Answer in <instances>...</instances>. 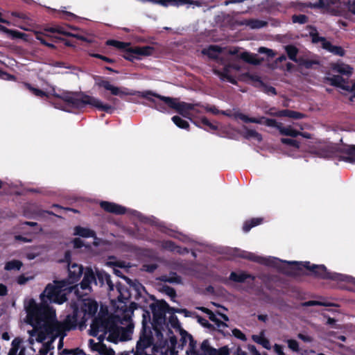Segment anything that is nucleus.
I'll list each match as a JSON object with an SVG mask.
<instances>
[{"label":"nucleus","mask_w":355,"mask_h":355,"mask_svg":"<svg viewBox=\"0 0 355 355\" xmlns=\"http://www.w3.org/2000/svg\"><path fill=\"white\" fill-rule=\"evenodd\" d=\"M52 96L58 100H52L51 103L55 108L62 110H67L65 105L77 110L90 105L107 113H112L114 110L110 105L103 103L99 99L82 92L63 91L60 94L54 92Z\"/></svg>","instance_id":"1"},{"label":"nucleus","mask_w":355,"mask_h":355,"mask_svg":"<svg viewBox=\"0 0 355 355\" xmlns=\"http://www.w3.org/2000/svg\"><path fill=\"white\" fill-rule=\"evenodd\" d=\"M169 336L168 345V349L170 352V355H178V349H183L184 347L189 342V347L187 350V355H216L218 352L216 349L210 345L209 341L207 339L204 340L200 345V351L197 349V342L194 340L191 334L188 333L184 329H180V339L179 342L176 336L173 334L172 330L168 329Z\"/></svg>","instance_id":"2"},{"label":"nucleus","mask_w":355,"mask_h":355,"mask_svg":"<svg viewBox=\"0 0 355 355\" xmlns=\"http://www.w3.org/2000/svg\"><path fill=\"white\" fill-rule=\"evenodd\" d=\"M95 85L98 87H103L105 90H108L112 95L119 96H137L139 97L145 98L151 102L153 105V108L161 112H167V104L163 101L160 97H165L151 90H146L143 92L130 89L126 87H118L112 85L108 80H105L103 77L99 76H94Z\"/></svg>","instance_id":"3"},{"label":"nucleus","mask_w":355,"mask_h":355,"mask_svg":"<svg viewBox=\"0 0 355 355\" xmlns=\"http://www.w3.org/2000/svg\"><path fill=\"white\" fill-rule=\"evenodd\" d=\"M26 311L33 321L32 325L42 328L47 334H53L54 323L56 321L55 311L46 304V301L37 304L34 300H31Z\"/></svg>","instance_id":"4"},{"label":"nucleus","mask_w":355,"mask_h":355,"mask_svg":"<svg viewBox=\"0 0 355 355\" xmlns=\"http://www.w3.org/2000/svg\"><path fill=\"white\" fill-rule=\"evenodd\" d=\"M55 284H49L44 292L41 294L42 301H45L46 297L50 302L62 304L67 301V295L73 293L75 295H80L78 284L74 286L67 285L66 281H55Z\"/></svg>","instance_id":"5"},{"label":"nucleus","mask_w":355,"mask_h":355,"mask_svg":"<svg viewBox=\"0 0 355 355\" xmlns=\"http://www.w3.org/2000/svg\"><path fill=\"white\" fill-rule=\"evenodd\" d=\"M114 273L119 277L123 279L127 284H131L132 288L135 291V302H130L128 307L125 306L123 312L125 316H129L133 313L134 311L139 307L144 309L148 306V300L146 298V291L145 287L137 279L132 280L129 277L123 275V272L119 269H114Z\"/></svg>","instance_id":"6"},{"label":"nucleus","mask_w":355,"mask_h":355,"mask_svg":"<svg viewBox=\"0 0 355 355\" xmlns=\"http://www.w3.org/2000/svg\"><path fill=\"white\" fill-rule=\"evenodd\" d=\"M146 314L148 320H150V313L146 311V313L143 314L142 327L135 349H132L133 355H152L153 349L155 348L153 329L146 320Z\"/></svg>","instance_id":"7"},{"label":"nucleus","mask_w":355,"mask_h":355,"mask_svg":"<svg viewBox=\"0 0 355 355\" xmlns=\"http://www.w3.org/2000/svg\"><path fill=\"white\" fill-rule=\"evenodd\" d=\"M315 155L325 159L339 157V160L355 164V145H344L340 147L327 146L317 149Z\"/></svg>","instance_id":"8"},{"label":"nucleus","mask_w":355,"mask_h":355,"mask_svg":"<svg viewBox=\"0 0 355 355\" xmlns=\"http://www.w3.org/2000/svg\"><path fill=\"white\" fill-rule=\"evenodd\" d=\"M243 257L256 263L275 268L286 275H295L296 270L299 269L297 268L298 263L296 261H282L276 258H264L250 252Z\"/></svg>","instance_id":"9"},{"label":"nucleus","mask_w":355,"mask_h":355,"mask_svg":"<svg viewBox=\"0 0 355 355\" xmlns=\"http://www.w3.org/2000/svg\"><path fill=\"white\" fill-rule=\"evenodd\" d=\"M298 263L296 274L288 275L289 277H296L300 275L302 268H306L311 272L315 277L322 279H331L335 281H345L346 277L344 275L329 272L324 265L311 264L309 261H296Z\"/></svg>","instance_id":"10"},{"label":"nucleus","mask_w":355,"mask_h":355,"mask_svg":"<svg viewBox=\"0 0 355 355\" xmlns=\"http://www.w3.org/2000/svg\"><path fill=\"white\" fill-rule=\"evenodd\" d=\"M72 307L73 313L67 315L62 322H59L56 320L53 327V335H54V337L64 338L67 336V331L76 329L80 317V311L78 305L76 303L72 305Z\"/></svg>","instance_id":"11"},{"label":"nucleus","mask_w":355,"mask_h":355,"mask_svg":"<svg viewBox=\"0 0 355 355\" xmlns=\"http://www.w3.org/2000/svg\"><path fill=\"white\" fill-rule=\"evenodd\" d=\"M153 313V322L151 325L156 331L163 328V325L166 323V314L171 313L169 304L164 300H158L156 303H151L149 305Z\"/></svg>","instance_id":"12"},{"label":"nucleus","mask_w":355,"mask_h":355,"mask_svg":"<svg viewBox=\"0 0 355 355\" xmlns=\"http://www.w3.org/2000/svg\"><path fill=\"white\" fill-rule=\"evenodd\" d=\"M164 101L169 108L175 110L178 114L187 117L188 112L193 110L196 113H200V111L195 109L196 106H199V103L191 104L183 101H179L178 98L173 97H160Z\"/></svg>","instance_id":"13"},{"label":"nucleus","mask_w":355,"mask_h":355,"mask_svg":"<svg viewBox=\"0 0 355 355\" xmlns=\"http://www.w3.org/2000/svg\"><path fill=\"white\" fill-rule=\"evenodd\" d=\"M87 294V293H84L83 292L80 291V295L81 297L76 295L80 302V314L83 313V319L84 321L87 320V318L94 316L97 312L98 306L97 302L94 300L89 297H85Z\"/></svg>","instance_id":"14"},{"label":"nucleus","mask_w":355,"mask_h":355,"mask_svg":"<svg viewBox=\"0 0 355 355\" xmlns=\"http://www.w3.org/2000/svg\"><path fill=\"white\" fill-rule=\"evenodd\" d=\"M148 1L152 2L155 4H159L164 7H167L168 6H182L184 5H187V8H189L191 6L197 7L202 6L205 3L201 0H147Z\"/></svg>","instance_id":"15"},{"label":"nucleus","mask_w":355,"mask_h":355,"mask_svg":"<svg viewBox=\"0 0 355 355\" xmlns=\"http://www.w3.org/2000/svg\"><path fill=\"white\" fill-rule=\"evenodd\" d=\"M84 268L82 265L73 263L68 266V277L66 281L67 285L74 286L73 284L79 281L83 274Z\"/></svg>","instance_id":"16"},{"label":"nucleus","mask_w":355,"mask_h":355,"mask_svg":"<svg viewBox=\"0 0 355 355\" xmlns=\"http://www.w3.org/2000/svg\"><path fill=\"white\" fill-rule=\"evenodd\" d=\"M129 287L122 284L121 282L116 283V288L119 292L117 300L119 302L126 304L130 298L135 299V291L132 288L131 284H128Z\"/></svg>","instance_id":"17"},{"label":"nucleus","mask_w":355,"mask_h":355,"mask_svg":"<svg viewBox=\"0 0 355 355\" xmlns=\"http://www.w3.org/2000/svg\"><path fill=\"white\" fill-rule=\"evenodd\" d=\"M92 283L95 285H98L96 275L91 268H86L84 272L83 279L79 284L80 288L83 291H87L90 292L92 291L91 284Z\"/></svg>","instance_id":"18"},{"label":"nucleus","mask_w":355,"mask_h":355,"mask_svg":"<svg viewBox=\"0 0 355 355\" xmlns=\"http://www.w3.org/2000/svg\"><path fill=\"white\" fill-rule=\"evenodd\" d=\"M100 206L104 211L117 215L124 214L126 211L125 207L108 201H101Z\"/></svg>","instance_id":"19"},{"label":"nucleus","mask_w":355,"mask_h":355,"mask_svg":"<svg viewBox=\"0 0 355 355\" xmlns=\"http://www.w3.org/2000/svg\"><path fill=\"white\" fill-rule=\"evenodd\" d=\"M45 31L52 33H58L68 37H75L82 41H85L86 38L84 36L78 34H74L67 31V28L60 25H54L51 27L45 28Z\"/></svg>","instance_id":"20"},{"label":"nucleus","mask_w":355,"mask_h":355,"mask_svg":"<svg viewBox=\"0 0 355 355\" xmlns=\"http://www.w3.org/2000/svg\"><path fill=\"white\" fill-rule=\"evenodd\" d=\"M96 278L98 282V285L103 286L105 284L108 286L109 291H114V284L111 279L110 275L104 270H97Z\"/></svg>","instance_id":"21"},{"label":"nucleus","mask_w":355,"mask_h":355,"mask_svg":"<svg viewBox=\"0 0 355 355\" xmlns=\"http://www.w3.org/2000/svg\"><path fill=\"white\" fill-rule=\"evenodd\" d=\"M230 67L227 64L225 65L223 70H214V72L216 75H217L220 80H227V82L236 85L237 83L236 79L230 74Z\"/></svg>","instance_id":"22"},{"label":"nucleus","mask_w":355,"mask_h":355,"mask_svg":"<svg viewBox=\"0 0 355 355\" xmlns=\"http://www.w3.org/2000/svg\"><path fill=\"white\" fill-rule=\"evenodd\" d=\"M0 31L7 34L12 40L21 39L24 41H28V35L17 30L9 29L0 24Z\"/></svg>","instance_id":"23"},{"label":"nucleus","mask_w":355,"mask_h":355,"mask_svg":"<svg viewBox=\"0 0 355 355\" xmlns=\"http://www.w3.org/2000/svg\"><path fill=\"white\" fill-rule=\"evenodd\" d=\"M223 52V48L218 45H209L202 50V53L210 59L217 60L219 55Z\"/></svg>","instance_id":"24"},{"label":"nucleus","mask_w":355,"mask_h":355,"mask_svg":"<svg viewBox=\"0 0 355 355\" xmlns=\"http://www.w3.org/2000/svg\"><path fill=\"white\" fill-rule=\"evenodd\" d=\"M326 80L332 86L349 91V86L345 85V80L341 76L334 75L331 77H327Z\"/></svg>","instance_id":"25"},{"label":"nucleus","mask_w":355,"mask_h":355,"mask_svg":"<svg viewBox=\"0 0 355 355\" xmlns=\"http://www.w3.org/2000/svg\"><path fill=\"white\" fill-rule=\"evenodd\" d=\"M278 117H288L294 119H302L305 117V114L291 110H282L272 114Z\"/></svg>","instance_id":"26"},{"label":"nucleus","mask_w":355,"mask_h":355,"mask_svg":"<svg viewBox=\"0 0 355 355\" xmlns=\"http://www.w3.org/2000/svg\"><path fill=\"white\" fill-rule=\"evenodd\" d=\"M248 279H250L252 281H254L255 279V277L244 271H241L240 273L232 272L229 276L230 280L237 283H243Z\"/></svg>","instance_id":"27"},{"label":"nucleus","mask_w":355,"mask_h":355,"mask_svg":"<svg viewBox=\"0 0 355 355\" xmlns=\"http://www.w3.org/2000/svg\"><path fill=\"white\" fill-rule=\"evenodd\" d=\"M322 48L336 55L342 57L345 54V51L343 47L333 45L329 41L322 44Z\"/></svg>","instance_id":"28"},{"label":"nucleus","mask_w":355,"mask_h":355,"mask_svg":"<svg viewBox=\"0 0 355 355\" xmlns=\"http://www.w3.org/2000/svg\"><path fill=\"white\" fill-rule=\"evenodd\" d=\"M109 336L107 340L110 342L117 343L120 340L121 327L112 324L109 327Z\"/></svg>","instance_id":"29"},{"label":"nucleus","mask_w":355,"mask_h":355,"mask_svg":"<svg viewBox=\"0 0 355 355\" xmlns=\"http://www.w3.org/2000/svg\"><path fill=\"white\" fill-rule=\"evenodd\" d=\"M155 51V48L151 46H135L134 51H131L132 53H135L137 56H150L153 54Z\"/></svg>","instance_id":"30"},{"label":"nucleus","mask_w":355,"mask_h":355,"mask_svg":"<svg viewBox=\"0 0 355 355\" xmlns=\"http://www.w3.org/2000/svg\"><path fill=\"white\" fill-rule=\"evenodd\" d=\"M106 326L104 324L103 321L94 320L92 322L90 327V335L92 336H97L100 331H104L106 333Z\"/></svg>","instance_id":"31"},{"label":"nucleus","mask_w":355,"mask_h":355,"mask_svg":"<svg viewBox=\"0 0 355 355\" xmlns=\"http://www.w3.org/2000/svg\"><path fill=\"white\" fill-rule=\"evenodd\" d=\"M193 123L200 128H202V125L204 126V129L207 131L209 130H217L218 127L217 125L211 123L208 119L205 116H203L199 119V121H193Z\"/></svg>","instance_id":"32"},{"label":"nucleus","mask_w":355,"mask_h":355,"mask_svg":"<svg viewBox=\"0 0 355 355\" xmlns=\"http://www.w3.org/2000/svg\"><path fill=\"white\" fill-rule=\"evenodd\" d=\"M332 69L342 75L350 76L353 72V68L344 63H336L332 65Z\"/></svg>","instance_id":"33"},{"label":"nucleus","mask_w":355,"mask_h":355,"mask_svg":"<svg viewBox=\"0 0 355 355\" xmlns=\"http://www.w3.org/2000/svg\"><path fill=\"white\" fill-rule=\"evenodd\" d=\"M74 235H77L83 238H92L96 236V232L89 228L81 226H76L74 228Z\"/></svg>","instance_id":"34"},{"label":"nucleus","mask_w":355,"mask_h":355,"mask_svg":"<svg viewBox=\"0 0 355 355\" xmlns=\"http://www.w3.org/2000/svg\"><path fill=\"white\" fill-rule=\"evenodd\" d=\"M263 220V218H252L245 220L242 227L243 231L245 233L248 232L252 228L261 225Z\"/></svg>","instance_id":"35"},{"label":"nucleus","mask_w":355,"mask_h":355,"mask_svg":"<svg viewBox=\"0 0 355 355\" xmlns=\"http://www.w3.org/2000/svg\"><path fill=\"white\" fill-rule=\"evenodd\" d=\"M236 117L245 123H253L257 124H264L265 119H266L264 116H261L259 118L250 117L243 113H237L236 114Z\"/></svg>","instance_id":"36"},{"label":"nucleus","mask_w":355,"mask_h":355,"mask_svg":"<svg viewBox=\"0 0 355 355\" xmlns=\"http://www.w3.org/2000/svg\"><path fill=\"white\" fill-rule=\"evenodd\" d=\"M239 58L245 62L252 64H259L261 62V60L257 58V55L249 52L241 53Z\"/></svg>","instance_id":"37"},{"label":"nucleus","mask_w":355,"mask_h":355,"mask_svg":"<svg viewBox=\"0 0 355 355\" xmlns=\"http://www.w3.org/2000/svg\"><path fill=\"white\" fill-rule=\"evenodd\" d=\"M160 280L171 284H180L182 283V277L175 272H170L168 275H162Z\"/></svg>","instance_id":"38"},{"label":"nucleus","mask_w":355,"mask_h":355,"mask_svg":"<svg viewBox=\"0 0 355 355\" xmlns=\"http://www.w3.org/2000/svg\"><path fill=\"white\" fill-rule=\"evenodd\" d=\"M243 24L252 29H258L266 26L268 25V22L258 19H250L245 20Z\"/></svg>","instance_id":"39"},{"label":"nucleus","mask_w":355,"mask_h":355,"mask_svg":"<svg viewBox=\"0 0 355 355\" xmlns=\"http://www.w3.org/2000/svg\"><path fill=\"white\" fill-rule=\"evenodd\" d=\"M53 10L55 12H56L55 17H58L60 19L67 20L69 21H74V20L78 19V17L77 15H76L75 14H73L71 12H68V11L63 10Z\"/></svg>","instance_id":"40"},{"label":"nucleus","mask_w":355,"mask_h":355,"mask_svg":"<svg viewBox=\"0 0 355 355\" xmlns=\"http://www.w3.org/2000/svg\"><path fill=\"white\" fill-rule=\"evenodd\" d=\"M252 339L255 343L261 345L265 349H270L271 346H270V341L268 338H266L264 336L263 332H261L260 335H252Z\"/></svg>","instance_id":"41"},{"label":"nucleus","mask_w":355,"mask_h":355,"mask_svg":"<svg viewBox=\"0 0 355 355\" xmlns=\"http://www.w3.org/2000/svg\"><path fill=\"white\" fill-rule=\"evenodd\" d=\"M209 319L215 324L219 332L225 335V329H226L228 325L224 321L218 319L214 313L210 314Z\"/></svg>","instance_id":"42"},{"label":"nucleus","mask_w":355,"mask_h":355,"mask_svg":"<svg viewBox=\"0 0 355 355\" xmlns=\"http://www.w3.org/2000/svg\"><path fill=\"white\" fill-rule=\"evenodd\" d=\"M285 51L286 52L288 58L292 61L297 63L299 61V58H297V55L298 53V49L293 45H287L285 47Z\"/></svg>","instance_id":"43"},{"label":"nucleus","mask_w":355,"mask_h":355,"mask_svg":"<svg viewBox=\"0 0 355 355\" xmlns=\"http://www.w3.org/2000/svg\"><path fill=\"white\" fill-rule=\"evenodd\" d=\"M278 130L281 135H286V136H290L292 137H296L299 136L300 135H302V132H300L295 129H293L291 127H278Z\"/></svg>","instance_id":"44"},{"label":"nucleus","mask_w":355,"mask_h":355,"mask_svg":"<svg viewBox=\"0 0 355 355\" xmlns=\"http://www.w3.org/2000/svg\"><path fill=\"white\" fill-rule=\"evenodd\" d=\"M106 44L107 46H114L116 49L122 50L123 51L126 47H128L130 45V43L116 40H108L106 41Z\"/></svg>","instance_id":"45"},{"label":"nucleus","mask_w":355,"mask_h":355,"mask_svg":"<svg viewBox=\"0 0 355 355\" xmlns=\"http://www.w3.org/2000/svg\"><path fill=\"white\" fill-rule=\"evenodd\" d=\"M24 85L27 89H28L33 94H34L36 96L43 98L46 97L49 98V94L46 92L33 87L30 83H25Z\"/></svg>","instance_id":"46"},{"label":"nucleus","mask_w":355,"mask_h":355,"mask_svg":"<svg viewBox=\"0 0 355 355\" xmlns=\"http://www.w3.org/2000/svg\"><path fill=\"white\" fill-rule=\"evenodd\" d=\"M245 132H244L243 137L247 139L254 138L257 141H261L263 139L262 135L254 130H251L245 128Z\"/></svg>","instance_id":"47"},{"label":"nucleus","mask_w":355,"mask_h":355,"mask_svg":"<svg viewBox=\"0 0 355 355\" xmlns=\"http://www.w3.org/2000/svg\"><path fill=\"white\" fill-rule=\"evenodd\" d=\"M134 51V47L130 46L126 47L123 52V58L128 61L133 62L135 60H140L141 58L137 56L135 53H132L131 51Z\"/></svg>","instance_id":"48"},{"label":"nucleus","mask_w":355,"mask_h":355,"mask_svg":"<svg viewBox=\"0 0 355 355\" xmlns=\"http://www.w3.org/2000/svg\"><path fill=\"white\" fill-rule=\"evenodd\" d=\"M132 333V326L129 325L127 327H121L120 340L126 341L130 339Z\"/></svg>","instance_id":"49"},{"label":"nucleus","mask_w":355,"mask_h":355,"mask_svg":"<svg viewBox=\"0 0 355 355\" xmlns=\"http://www.w3.org/2000/svg\"><path fill=\"white\" fill-rule=\"evenodd\" d=\"M173 122L180 128L189 130V123L186 120L182 119L179 116H173L172 117Z\"/></svg>","instance_id":"50"},{"label":"nucleus","mask_w":355,"mask_h":355,"mask_svg":"<svg viewBox=\"0 0 355 355\" xmlns=\"http://www.w3.org/2000/svg\"><path fill=\"white\" fill-rule=\"evenodd\" d=\"M297 64L300 66L304 67L306 69H311L314 64H318L319 62L300 57L299 58Z\"/></svg>","instance_id":"51"},{"label":"nucleus","mask_w":355,"mask_h":355,"mask_svg":"<svg viewBox=\"0 0 355 355\" xmlns=\"http://www.w3.org/2000/svg\"><path fill=\"white\" fill-rule=\"evenodd\" d=\"M22 266L21 261L19 260H12L6 263L5 269L7 270H19Z\"/></svg>","instance_id":"52"},{"label":"nucleus","mask_w":355,"mask_h":355,"mask_svg":"<svg viewBox=\"0 0 355 355\" xmlns=\"http://www.w3.org/2000/svg\"><path fill=\"white\" fill-rule=\"evenodd\" d=\"M329 4L326 3L325 0H318L316 3H307L305 6L311 8H327Z\"/></svg>","instance_id":"53"},{"label":"nucleus","mask_w":355,"mask_h":355,"mask_svg":"<svg viewBox=\"0 0 355 355\" xmlns=\"http://www.w3.org/2000/svg\"><path fill=\"white\" fill-rule=\"evenodd\" d=\"M309 21V17L302 14L293 15L292 16V21L295 24H304Z\"/></svg>","instance_id":"54"},{"label":"nucleus","mask_w":355,"mask_h":355,"mask_svg":"<svg viewBox=\"0 0 355 355\" xmlns=\"http://www.w3.org/2000/svg\"><path fill=\"white\" fill-rule=\"evenodd\" d=\"M205 109V110L207 112L212 113L215 115L222 114L223 115H226V113L225 111H220L216 106L214 105H210L209 104H207L206 105H199Z\"/></svg>","instance_id":"55"},{"label":"nucleus","mask_w":355,"mask_h":355,"mask_svg":"<svg viewBox=\"0 0 355 355\" xmlns=\"http://www.w3.org/2000/svg\"><path fill=\"white\" fill-rule=\"evenodd\" d=\"M302 306H330V304L317 301V300H309L304 302L301 303Z\"/></svg>","instance_id":"56"},{"label":"nucleus","mask_w":355,"mask_h":355,"mask_svg":"<svg viewBox=\"0 0 355 355\" xmlns=\"http://www.w3.org/2000/svg\"><path fill=\"white\" fill-rule=\"evenodd\" d=\"M164 292L171 297V300L173 301V302H175V297L177 296V294H176V291L175 290V288H173V287H171L169 286H167V285H165L163 286L162 288Z\"/></svg>","instance_id":"57"},{"label":"nucleus","mask_w":355,"mask_h":355,"mask_svg":"<svg viewBox=\"0 0 355 355\" xmlns=\"http://www.w3.org/2000/svg\"><path fill=\"white\" fill-rule=\"evenodd\" d=\"M171 315L168 318V322L171 326L174 329H178L180 330L181 326L178 317L175 315V313H170Z\"/></svg>","instance_id":"58"},{"label":"nucleus","mask_w":355,"mask_h":355,"mask_svg":"<svg viewBox=\"0 0 355 355\" xmlns=\"http://www.w3.org/2000/svg\"><path fill=\"white\" fill-rule=\"evenodd\" d=\"M281 142L283 144H286L295 148H299L300 147V142L293 139L282 138Z\"/></svg>","instance_id":"59"},{"label":"nucleus","mask_w":355,"mask_h":355,"mask_svg":"<svg viewBox=\"0 0 355 355\" xmlns=\"http://www.w3.org/2000/svg\"><path fill=\"white\" fill-rule=\"evenodd\" d=\"M83 353V350L80 348H75L71 349H64L61 352H60V355H80Z\"/></svg>","instance_id":"60"},{"label":"nucleus","mask_w":355,"mask_h":355,"mask_svg":"<svg viewBox=\"0 0 355 355\" xmlns=\"http://www.w3.org/2000/svg\"><path fill=\"white\" fill-rule=\"evenodd\" d=\"M104 336H105L104 334L99 336V338H98L99 342L98 343H96L93 339L89 340V346L91 350L96 351V352L97 351V349L101 345V344L104 338Z\"/></svg>","instance_id":"61"},{"label":"nucleus","mask_w":355,"mask_h":355,"mask_svg":"<svg viewBox=\"0 0 355 355\" xmlns=\"http://www.w3.org/2000/svg\"><path fill=\"white\" fill-rule=\"evenodd\" d=\"M35 38L39 40L40 42V43L42 44H43L44 46H45L46 44V43H48V42L46 41V40L45 39L46 37H49V40H51V36L50 35H47L44 33H43L42 32H40V31H35Z\"/></svg>","instance_id":"62"},{"label":"nucleus","mask_w":355,"mask_h":355,"mask_svg":"<svg viewBox=\"0 0 355 355\" xmlns=\"http://www.w3.org/2000/svg\"><path fill=\"white\" fill-rule=\"evenodd\" d=\"M311 36L313 43L321 42L322 44L328 42L325 37L320 36L317 32L311 33Z\"/></svg>","instance_id":"63"},{"label":"nucleus","mask_w":355,"mask_h":355,"mask_svg":"<svg viewBox=\"0 0 355 355\" xmlns=\"http://www.w3.org/2000/svg\"><path fill=\"white\" fill-rule=\"evenodd\" d=\"M232 335L242 341L247 340L246 336L239 329L234 328L232 330Z\"/></svg>","instance_id":"64"}]
</instances>
